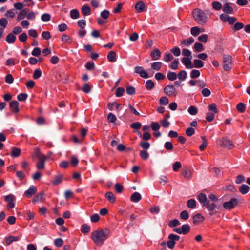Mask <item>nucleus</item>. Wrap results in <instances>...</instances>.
Wrapping results in <instances>:
<instances>
[{"label": "nucleus", "mask_w": 250, "mask_h": 250, "mask_svg": "<svg viewBox=\"0 0 250 250\" xmlns=\"http://www.w3.org/2000/svg\"><path fill=\"white\" fill-rule=\"evenodd\" d=\"M110 231L108 228L97 230L91 233V239L97 245H102L109 237Z\"/></svg>", "instance_id": "1"}, {"label": "nucleus", "mask_w": 250, "mask_h": 250, "mask_svg": "<svg viewBox=\"0 0 250 250\" xmlns=\"http://www.w3.org/2000/svg\"><path fill=\"white\" fill-rule=\"evenodd\" d=\"M193 17L195 21L199 24L204 25L207 21L205 13L199 8L195 9L192 12Z\"/></svg>", "instance_id": "2"}, {"label": "nucleus", "mask_w": 250, "mask_h": 250, "mask_svg": "<svg viewBox=\"0 0 250 250\" xmlns=\"http://www.w3.org/2000/svg\"><path fill=\"white\" fill-rule=\"evenodd\" d=\"M223 69L225 71H229L232 68V57L229 55H224L223 58Z\"/></svg>", "instance_id": "3"}, {"label": "nucleus", "mask_w": 250, "mask_h": 250, "mask_svg": "<svg viewBox=\"0 0 250 250\" xmlns=\"http://www.w3.org/2000/svg\"><path fill=\"white\" fill-rule=\"evenodd\" d=\"M238 199L236 198H232L230 200L225 202L223 204V207L224 209L230 210L235 208L238 204Z\"/></svg>", "instance_id": "4"}, {"label": "nucleus", "mask_w": 250, "mask_h": 250, "mask_svg": "<svg viewBox=\"0 0 250 250\" xmlns=\"http://www.w3.org/2000/svg\"><path fill=\"white\" fill-rule=\"evenodd\" d=\"M219 144L221 146L227 148L229 149H231L234 147V145L232 141L226 137H223L222 140L220 141Z\"/></svg>", "instance_id": "5"}, {"label": "nucleus", "mask_w": 250, "mask_h": 250, "mask_svg": "<svg viewBox=\"0 0 250 250\" xmlns=\"http://www.w3.org/2000/svg\"><path fill=\"white\" fill-rule=\"evenodd\" d=\"M168 240L167 242V247L170 249H173L175 245V241H179L180 236L173 234H170L168 236Z\"/></svg>", "instance_id": "6"}, {"label": "nucleus", "mask_w": 250, "mask_h": 250, "mask_svg": "<svg viewBox=\"0 0 250 250\" xmlns=\"http://www.w3.org/2000/svg\"><path fill=\"white\" fill-rule=\"evenodd\" d=\"M220 19L223 22H228L230 24H232L237 21V19L234 17H230L225 14H221L220 15Z\"/></svg>", "instance_id": "7"}, {"label": "nucleus", "mask_w": 250, "mask_h": 250, "mask_svg": "<svg viewBox=\"0 0 250 250\" xmlns=\"http://www.w3.org/2000/svg\"><path fill=\"white\" fill-rule=\"evenodd\" d=\"M165 93L168 96H176L177 92L173 85H167L164 89Z\"/></svg>", "instance_id": "8"}, {"label": "nucleus", "mask_w": 250, "mask_h": 250, "mask_svg": "<svg viewBox=\"0 0 250 250\" xmlns=\"http://www.w3.org/2000/svg\"><path fill=\"white\" fill-rule=\"evenodd\" d=\"M5 200L8 202L7 208H14L15 198L12 194L6 196L5 197Z\"/></svg>", "instance_id": "9"}, {"label": "nucleus", "mask_w": 250, "mask_h": 250, "mask_svg": "<svg viewBox=\"0 0 250 250\" xmlns=\"http://www.w3.org/2000/svg\"><path fill=\"white\" fill-rule=\"evenodd\" d=\"M192 58H183L181 60L182 62L187 69H192L193 65L191 62Z\"/></svg>", "instance_id": "10"}, {"label": "nucleus", "mask_w": 250, "mask_h": 250, "mask_svg": "<svg viewBox=\"0 0 250 250\" xmlns=\"http://www.w3.org/2000/svg\"><path fill=\"white\" fill-rule=\"evenodd\" d=\"M204 207H205L210 212L209 214L210 215H212L214 214L213 211L216 208V205L214 203H210L208 201L206 204H205Z\"/></svg>", "instance_id": "11"}, {"label": "nucleus", "mask_w": 250, "mask_h": 250, "mask_svg": "<svg viewBox=\"0 0 250 250\" xmlns=\"http://www.w3.org/2000/svg\"><path fill=\"white\" fill-rule=\"evenodd\" d=\"M37 192V188L35 186L32 185L29 188L25 191L24 195L27 198L31 197L33 195H34Z\"/></svg>", "instance_id": "12"}, {"label": "nucleus", "mask_w": 250, "mask_h": 250, "mask_svg": "<svg viewBox=\"0 0 250 250\" xmlns=\"http://www.w3.org/2000/svg\"><path fill=\"white\" fill-rule=\"evenodd\" d=\"M11 111L15 113L19 112V103L17 101H12L10 103Z\"/></svg>", "instance_id": "13"}, {"label": "nucleus", "mask_w": 250, "mask_h": 250, "mask_svg": "<svg viewBox=\"0 0 250 250\" xmlns=\"http://www.w3.org/2000/svg\"><path fill=\"white\" fill-rule=\"evenodd\" d=\"M29 11L28 8H24L21 10L18 14L17 18V21H18L23 19L25 17H26L27 14Z\"/></svg>", "instance_id": "14"}, {"label": "nucleus", "mask_w": 250, "mask_h": 250, "mask_svg": "<svg viewBox=\"0 0 250 250\" xmlns=\"http://www.w3.org/2000/svg\"><path fill=\"white\" fill-rule=\"evenodd\" d=\"M205 217L200 213H197L193 216V223L195 225L198 224L204 221Z\"/></svg>", "instance_id": "15"}, {"label": "nucleus", "mask_w": 250, "mask_h": 250, "mask_svg": "<svg viewBox=\"0 0 250 250\" xmlns=\"http://www.w3.org/2000/svg\"><path fill=\"white\" fill-rule=\"evenodd\" d=\"M222 10L227 15L231 14L233 12V8L229 5V3H226L223 5Z\"/></svg>", "instance_id": "16"}, {"label": "nucleus", "mask_w": 250, "mask_h": 250, "mask_svg": "<svg viewBox=\"0 0 250 250\" xmlns=\"http://www.w3.org/2000/svg\"><path fill=\"white\" fill-rule=\"evenodd\" d=\"M161 53L158 49H155L151 53V57L153 60H157L161 57Z\"/></svg>", "instance_id": "17"}, {"label": "nucleus", "mask_w": 250, "mask_h": 250, "mask_svg": "<svg viewBox=\"0 0 250 250\" xmlns=\"http://www.w3.org/2000/svg\"><path fill=\"white\" fill-rule=\"evenodd\" d=\"M197 199L200 203L203 204V207L208 201L206 195L204 193H200L197 196Z\"/></svg>", "instance_id": "18"}, {"label": "nucleus", "mask_w": 250, "mask_h": 250, "mask_svg": "<svg viewBox=\"0 0 250 250\" xmlns=\"http://www.w3.org/2000/svg\"><path fill=\"white\" fill-rule=\"evenodd\" d=\"M135 8L138 12H142L145 8V4L142 1L138 2L136 4Z\"/></svg>", "instance_id": "19"}, {"label": "nucleus", "mask_w": 250, "mask_h": 250, "mask_svg": "<svg viewBox=\"0 0 250 250\" xmlns=\"http://www.w3.org/2000/svg\"><path fill=\"white\" fill-rule=\"evenodd\" d=\"M105 198L111 203H114L116 202V197L111 192H107L105 195Z\"/></svg>", "instance_id": "20"}, {"label": "nucleus", "mask_w": 250, "mask_h": 250, "mask_svg": "<svg viewBox=\"0 0 250 250\" xmlns=\"http://www.w3.org/2000/svg\"><path fill=\"white\" fill-rule=\"evenodd\" d=\"M45 199L44 198V193L43 192H40L39 194H38L33 199V203H37L39 201H44Z\"/></svg>", "instance_id": "21"}, {"label": "nucleus", "mask_w": 250, "mask_h": 250, "mask_svg": "<svg viewBox=\"0 0 250 250\" xmlns=\"http://www.w3.org/2000/svg\"><path fill=\"white\" fill-rule=\"evenodd\" d=\"M182 175L187 179H190L192 176V173L188 168L185 167L182 170Z\"/></svg>", "instance_id": "22"}, {"label": "nucleus", "mask_w": 250, "mask_h": 250, "mask_svg": "<svg viewBox=\"0 0 250 250\" xmlns=\"http://www.w3.org/2000/svg\"><path fill=\"white\" fill-rule=\"evenodd\" d=\"M34 153L37 158H38L39 159H43L44 160H46V157L44 155L41 153L40 150L39 148L36 147L34 149Z\"/></svg>", "instance_id": "23"}, {"label": "nucleus", "mask_w": 250, "mask_h": 250, "mask_svg": "<svg viewBox=\"0 0 250 250\" xmlns=\"http://www.w3.org/2000/svg\"><path fill=\"white\" fill-rule=\"evenodd\" d=\"M108 60L110 62H115L116 61V54L113 51H110L107 55Z\"/></svg>", "instance_id": "24"}, {"label": "nucleus", "mask_w": 250, "mask_h": 250, "mask_svg": "<svg viewBox=\"0 0 250 250\" xmlns=\"http://www.w3.org/2000/svg\"><path fill=\"white\" fill-rule=\"evenodd\" d=\"M194 42V39L192 37H189L187 39L183 40L181 41V44L184 46H189L193 43Z\"/></svg>", "instance_id": "25"}, {"label": "nucleus", "mask_w": 250, "mask_h": 250, "mask_svg": "<svg viewBox=\"0 0 250 250\" xmlns=\"http://www.w3.org/2000/svg\"><path fill=\"white\" fill-rule=\"evenodd\" d=\"M141 196L138 192H134L130 197V200L132 202L137 203L141 199Z\"/></svg>", "instance_id": "26"}, {"label": "nucleus", "mask_w": 250, "mask_h": 250, "mask_svg": "<svg viewBox=\"0 0 250 250\" xmlns=\"http://www.w3.org/2000/svg\"><path fill=\"white\" fill-rule=\"evenodd\" d=\"M18 236H10L5 238V242L7 245H9L14 241H18L19 240Z\"/></svg>", "instance_id": "27"}, {"label": "nucleus", "mask_w": 250, "mask_h": 250, "mask_svg": "<svg viewBox=\"0 0 250 250\" xmlns=\"http://www.w3.org/2000/svg\"><path fill=\"white\" fill-rule=\"evenodd\" d=\"M177 77L180 81H184L187 77V73L185 70L180 71L177 74Z\"/></svg>", "instance_id": "28"}, {"label": "nucleus", "mask_w": 250, "mask_h": 250, "mask_svg": "<svg viewBox=\"0 0 250 250\" xmlns=\"http://www.w3.org/2000/svg\"><path fill=\"white\" fill-rule=\"evenodd\" d=\"M162 66V63L160 62H156L151 64V67L152 69L159 71Z\"/></svg>", "instance_id": "29"}, {"label": "nucleus", "mask_w": 250, "mask_h": 250, "mask_svg": "<svg viewBox=\"0 0 250 250\" xmlns=\"http://www.w3.org/2000/svg\"><path fill=\"white\" fill-rule=\"evenodd\" d=\"M16 39V36L13 33H10L7 36L6 41L8 43L12 44L14 43Z\"/></svg>", "instance_id": "30"}, {"label": "nucleus", "mask_w": 250, "mask_h": 250, "mask_svg": "<svg viewBox=\"0 0 250 250\" xmlns=\"http://www.w3.org/2000/svg\"><path fill=\"white\" fill-rule=\"evenodd\" d=\"M21 149L18 148L13 147L11 152V155L13 157H17L21 154Z\"/></svg>", "instance_id": "31"}, {"label": "nucleus", "mask_w": 250, "mask_h": 250, "mask_svg": "<svg viewBox=\"0 0 250 250\" xmlns=\"http://www.w3.org/2000/svg\"><path fill=\"white\" fill-rule=\"evenodd\" d=\"M249 190H250V187L246 184L242 185L239 188V191L242 194H246L247 193H248V192L249 191Z\"/></svg>", "instance_id": "32"}, {"label": "nucleus", "mask_w": 250, "mask_h": 250, "mask_svg": "<svg viewBox=\"0 0 250 250\" xmlns=\"http://www.w3.org/2000/svg\"><path fill=\"white\" fill-rule=\"evenodd\" d=\"M193 67H194L197 68H200L203 67L204 63L200 60L195 59L193 61Z\"/></svg>", "instance_id": "33"}, {"label": "nucleus", "mask_w": 250, "mask_h": 250, "mask_svg": "<svg viewBox=\"0 0 250 250\" xmlns=\"http://www.w3.org/2000/svg\"><path fill=\"white\" fill-rule=\"evenodd\" d=\"M82 13L83 15H88L90 13V8L86 5H84L82 7Z\"/></svg>", "instance_id": "34"}, {"label": "nucleus", "mask_w": 250, "mask_h": 250, "mask_svg": "<svg viewBox=\"0 0 250 250\" xmlns=\"http://www.w3.org/2000/svg\"><path fill=\"white\" fill-rule=\"evenodd\" d=\"M238 111L241 113H244L246 109V105L243 103H239L236 106Z\"/></svg>", "instance_id": "35"}, {"label": "nucleus", "mask_w": 250, "mask_h": 250, "mask_svg": "<svg viewBox=\"0 0 250 250\" xmlns=\"http://www.w3.org/2000/svg\"><path fill=\"white\" fill-rule=\"evenodd\" d=\"M203 141L202 144L200 146L199 149L201 151L205 150L208 145V142L205 136H201Z\"/></svg>", "instance_id": "36"}, {"label": "nucleus", "mask_w": 250, "mask_h": 250, "mask_svg": "<svg viewBox=\"0 0 250 250\" xmlns=\"http://www.w3.org/2000/svg\"><path fill=\"white\" fill-rule=\"evenodd\" d=\"M200 76V71L198 70L193 69L190 72V78L192 79H196Z\"/></svg>", "instance_id": "37"}, {"label": "nucleus", "mask_w": 250, "mask_h": 250, "mask_svg": "<svg viewBox=\"0 0 250 250\" xmlns=\"http://www.w3.org/2000/svg\"><path fill=\"white\" fill-rule=\"evenodd\" d=\"M187 205L190 208H194L196 206V201L193 199H189L188 201Z\"/></svg>", "instance_id": "38"}, {"label": "nucleus", "mask_w": 250, "mask_h": 250, "mask_svg": "<svg viewBox=\"0 0 250 250\" xmlns=\"http://www.w3.org/2000/svg\"><path fill=\"white\" fill-rule=\"evenodd\" d=\"M190 32H191V34L193 36H197L201 32V31H200V29L199 27L195 26V27H192L191 28Z\"/></svg>", "instance_id": "39"}, {"label": "nucleus", "mask_w": 250, "mask_h": 250, "mask_svg": "<svg viewBox=\"0 0 250 250\" xmlns=\"http://www.w3.org/2000/svg\"><path fill=\"white\" fill-rule=\"evenodd\" d=\"M167 78L170 81H174L177 79V74L174 72H169L167 75Z\"/></svg>", "instance_id": "40"}, {"label": "nucleus", "mask_w": 250, "mask_h": 250, "mask_svg": "<svg viewBox=\"0 0 250 250\" xmlns=\"http://www.w3.org/2000/svg\"><path fill=\"white\" fill-rule=\"evenodd\" d=\"M181 230L183 234H186L188 233L190 230V226L188 224H185L182 226Z\"/></svg>", "instance_id": "41"}, {"label": "nucleus", "mask_w": 250, "mask_h": 250, "mask_svg": "<svg viewBox=\"0 0 250 250\" xmlns=\"http://www.w3.org/2000/svg\"><path fill=\"white\" fill-rule=\"evenodd\" d=\"M154 85L153 81L149 80L146 81L145 86L147 90H151L154 87Z\"/></svg>", "instance_id": "42"}, {"label": "nucleus", "mask_w": 250, "mask_h": 250, "mask_svg": "<svg viewBox=\"0 0 250 250\" xmlns=\"http://www.w3.org/2000/svg\"><path fill=\"white\" fill-rule=\"evenodd\" d=\"M182 55L184 56V58H192L191 51L188 49H182Z\"/></svg>", "instance_id": "43"}, {"label": "nucleus", "mask_w": 250, "mask_h": 250, "mask_svg": "<svg viewBox=\"0 0 250 250\" xmlns=\"http://www.w3.org/2000/svg\"><path fill=\"white\" fill-rule=\"evenodd\" d=\"M40 161L38 162L36 164L37 168L38 169H43L44 168V162L46 160L43 159H39Z\"/></svg>", "instance_id": "44"}, {"label": "nucleus", "mask_w": 250, "mask_h": 250, "mask_svg": "<svg viewBox=\"0 0 250 250\" xmlns=\"http://www.w3.org/2000/svg\"><path fill=\"white\" fill-rule=\"evenodd\" d=\"M180 217L181 219L187 220L189 218V214L187 210H183L180 213Z\"/></svg>", "instance_id": "45"}, {"label": "nucleus", "mask_w": 250, "mask_h": 250, "mask_svg": "<svg viewBox=\"0 0 250 250\" xmlns=\"http://www.w3.org/2000/svg\"><path fill=\"white\" fill-rule=\"evenodd\" d=\"M212 6L213 9H214L216 10H220L222 7V4L217 1H214L212 3Z\"/></svg>", "instance_id": "46"}, {"label": "nucleus", "mask_w": 250, "mask_h": 250, "mask_svg": "<svg viewBox=\"0 0 250 250\" xmlns=\"http://www.w3.org/2000/svg\"><path fill=\"white\" fill-rule=\"evenodd\" d=\"M193 48L198 52H201L204 50L203 45L198 42H196L195 43Z\"/></svg>", "instance_id": "47"}, {"label": "nucleus", "mask_w": 250, "mask_h": 250, "mask_svg": "<svg viewBox=\"0 0 250 250\" xmlns=\"http://www.w3.org/2000/svg\"><path fill=\"white\" fill-rule=\"evenodd\" d=\"M70 16L71 18L75 19L79 17V13L78 10L73 9L70 11Z\"/></svg>", "instance_id": "48"}, {"label": "nucleus", "mask_w": 250, "mask_h": 250, "mask_svg": "<svg viewBox=\"0 0 250 250\" xmlns=\"http://www.w3.org/2000/svg\"><path fill=\"white\" fill-rule=\"evenodd\" d=\"M140 155L141 158L144 160H147L149 157V154L146 150L141 151L140 152Z\"/></svg>", "instance_id": "49"}, {"label": "nucleus", "mask_w": 250, "mask_h": 250, "mask_svg": "<svg viewBox=\"0 0 250 250\" xmlns=\"http://www.w3.org/2000/svg\"><path fill=\"white\" fill-rule=\"evenodd\" d=\"M51 19V16L48 13H44L42 15L41 20L44 22H47Z\"/></svg>", "instance_id": "50"}, {"label": "nucleus", "mask_w": 250, "mask_h": 250, "mask_svg": "<svg viewBox=\"0 0 250 250\" xmlns=\"http://www.w3.org/2000/svg\"><path fill=\"white\" fill-rule=\"evenodd\" d=\"M8 24V21L6 18H1L0 19V28L5 29Z\"/></svg>", "instance_id": "51"}, {"label": "nucleus", "mask_w": 250, "mask_h": 250, "mask_svg": "<svg viewBox=\"0 0 250 250\" xmlns=\"http://www.w3.org/2000/svg\"><path fill=\"white\" fill-rule=\"evenodd\" d=\"M170 51L174 55V56L176 57L180 56L181 54L180 49L178 47H174L171 49Z\"/></svg>", "instance_id": "52"}, {"label": "nucleus", "mask_w": 250, "mask_h": 250, "mask_svg": "<svg viewBox=\"0 0 250 250\" xmlns=\"http://www.w3.org/2000/svg\"><path fill=\"white\" fill-rule=\"evenodd\" d=\"M81 90L85 93H88L91 91V88L88 84L86 83L82 87Z\"/></svg>", "instance_id": "53"}, {"label": "nucleus", "mask_w": 250, "mask_h": 250, "mask_svg": "<svg viewBox=\"0 0 250 250\" xmlns=\"http://www.w3.org/2000/svg\"><path fill=\"white\" fill-rule=\"evenodd\" d=\"M195 133V130L193 128L190 127L187 128L186 130V134L187 136L190 137Z\"/></svg>", "instance_id": "54"}, {"label": "nucleus", "mask_w": 250, "mask_h": 250, "mask_svg": "<svg viewBox=\"0 0 250 250\" xmlns=\"http://www.w3.org/2000/svg\"><path fill=\"white\" fill-rule=\"evenodd\" d=\"M181 163L180 162H175L172 165V168L174 171H177L181 167Z\"/></svg>", "instance_id": "55"}, {"label": "nucleus", "mask_w": 250, "mask_h": 250, "mask_svg": "<svg viewBox=\"0 0 250 250\" xmlns=\"http://www.w3.org/2000/svg\"><path fill=\"white\" fill-rule=\"evenodd\" d=\"M90 229L88 225L84 224L82 226L81 230L83 233H87L90 231Z\"/></svg>", "instance_id": "56"}, {"label": "nucleus", "mask_w": 250, "mask_h": 250, "mask_svg": "<svg viewBox=\"0 0 250 250\" xmlns=\"http://www.w3.org/2000/svg\"><path fill=\"white\" fill-rule=\"evenodd\" d=\"M114 187L115 190L117 192L119 193H121L122 192L124 188L122 185L119 183H116L115 184Z\"/></svg>", "instance_id": "57"}, {"label": "nucleus", "mask_w": 250, "mask_h": 250, "mask_svg": "<svg viewBox=\"0 0 250 250\" xmlns=\"http://www.w3.org/2000/svg\"><path fill=\"white\" fill-rule=\"evenodd\" d=\"M169 103V100L167 97H162L160 99V104L161 105H166Z\"/></svg>", "instance_id": "58"}, {"label": "nucleus", "mask_w": 250, "mask_h": 250, "mask_svg": "<svg viewBox=\"0 0 250 250\" xmlns=\"http://www.w3.org/2000/svg\"><path fill=\"white\" fill-rule=\"evenodd\" d=\"M42 75V71L40 69H36L33 73V77L34 79L39 78Z\"/></svg>", "instance_id": "59"}, {"label": "nucleus", "mask_w": 250, "mask_h": 250, "mask_svg": "<svg viewBox=\"0 0 250 250\" xmlns=\"http://www.w3.org/2000/svg\"><path fill=\"white\" fill-rule=\"evenodd\" d=\"M124 91L125 89L123 87L118 88L115 92L116 96L118 97L122 96L123 95Z\"/></svg>", "instance_id": "60"}, {"label": "nucleus", "mask_w": 250, "mask_h": 250, "mask_svg": "<svg viewBox=\"0 0 250 250\" xmlns=\"http://www.w3.org/2000/svg\"><path fill=\"white\" fill-rule=\"evenodd\" d=\"M173 59V56L169 53H166L164 56V60L166 62H169Z\"/></svg>", "instance_id": "61"}, {"label": "nucleus", "mask_w": 250, "mask_h": 250, "mask_svg": "<svg viewBox=\"0 0 250 250\" xmlns=\"http://www.w3.org/2000/svg\"><path fill=\"white\" fill-rule=\"evenodd\" d=\"M27 98V94L26 93H20L17 96V99L20 101H24Z\"/></svg>", "instance_id": "62"}, {"label": "nucleus", "mask_w": 250, "mask_h": 250, "mask_svg": "<svg viewBox=\"0 0 250 250\" xmlns=\"http://www.w3.org/2000/svg\"><path fill=\"white\" fill-rule=\"evenodd\" d=\"M201 93L204 97H208L210 95L211 92L209 89L204 88L202 90Z\"/></svg>", "instance_id": "63"}, {"label": "nucleus", "mask_w": 250, "mask_h": 250, "mask_svg": "<svg viewBox=\"0 0 250 250\" xmlns=\"http://www.w3.org/2000/svg\"><path fill=\"white\" fill-rule=\"evenodd\" d=\"M188 112L190 114L195 115L197 113V109L195 106H190L188 109Z\"/></svg>", "instance_id": "64"}]
</instances>
